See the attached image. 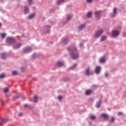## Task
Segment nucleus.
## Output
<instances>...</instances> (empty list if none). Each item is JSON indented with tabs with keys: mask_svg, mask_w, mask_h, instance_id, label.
<instances>
[{
	"mask_svg": "<svg viewBox=\"0 0 126 126\" xmlns=\"http://www.w3.org/2000/svg\"><path fill=\"white\" fill-rule=\"evenodd\" d=\"M93 73L92 72H90V68L88 67L87 69H86L85 71V74L86 75H87V76H89L90 74H92Z\"/></svg>",
	"mask_w": 126,
	"mask_h": 126,
	"instance_id": "nucleus-1",
	"label": "nucleus"
},
{
	"mask_svg": "<svg viewBox=\"0 0 126 126\" xmlns=\"http://www.w3.org/2000/svg\"><path fill=\"white\" fill-rule=\"evenodd\" d=\"M8 43H10V44H14L15 43V39L13 37H8L7 38Z\"/></svg>",
	"mask_w": 126,
	"mask_h": 126,
	"instance_id": "nucleus-2",
	"label": "nucleus"
},
{
	"mask_svg": "<svg viewBox=\"0 0 126 126\" xmlns=\"http://www.w3.org/2000/svg\"><path fill=\"white\" fill-rule=\"evenodd\" d=\"M102 34H103V31L102 30H99L95 33V36L96 37V38H98V37H100Z\"/></svg>",
	"mask_w": 126,
	"mask_h": 126,
	"instance_id": "nucleus-3",
	"label": "nucleus"
},
{
	"mask_svg": "<svg viewBox=\"0 0 126 126\" xmlns=\"http://www.w3.org/2000/svg\"><path fill=\"white\" fill-rule=\"evenodd\" d=\"M120 34V32L118 31H113L112 33L113 37H117Z\"/></svg>",
	"mask_w": 126,
	"mask_h": 126,
	"instance_id": "nucleus-4",
	"label": "nucleus"
},
{
	"mask_svg": "<svg viewBox=\"0 0 126 126\" xmlns=\"http://www.w3.org/2000/svg\"><path fill=\"white\" fill-rule=\"evenodd\" d=\"M32 50V49L31 48V47H27L24 50V53H30V52H31Z\"/></svg>",
	"mask_w": 126,
	"mask_h": 126,
	"instance_id": "nucleus-5",
	"label": "nucleus"
},
{
	"mask_svg": "<svg viewBox=\"0 0 126 126\" xmlns=\"http://www.w3.org/2000/svg\"><path fill=\"white\" fill-rule=\"evenodd\" d=\"M95 14L96 18H100V16L101 15V11H95Z\"/></svg>",
	"mask_w": 126,
	"mask_h": 126,
	"instance_id": "nucleus-6",
	"label": "nucleus"
},
{
	"mask_svg": "<svg viewBox=\"0 0 126 126\" xmlns=\"http://www.w3.org/2000/svg\"><path fill=\"white\" fill-rule=\"evenodd\" d=\"M71 57L73 60H76L78 58V54H71Z\"/></svg>",
	"mask_w": 126,
	"mask_h": 126,
	"instance_id": "nucleus-7",
	"label": "nucleus"
},
{
	"mask_svg": "<svg viewBox=\"0 0 126 126\" xmlns=\"http://www.w3.org/2000/svg\"><path fill=\"white\" fill-rule=\"evenodd\" d=\"M101 117L103 118V119H105V120H108L109 119V115L106 114H101Z\"/></svg>",
	"mask_w": 126,
	"mask_h": 126,
	"instance_id": "nucleus-8",
	"label": "nucleus"
},
{
	"mask_svg": "<svg viewBox=\"0 0 126 126\" xmlns=\"http://www.w3.org/2000/svg\"><path fill=\"white\" fill-rule=\"evenodd\" d=\"M100 71H101V68L99 66H97L95 68V71L97 74H98V73H99V72H100Z\"/></svg>",
	"mask_w": 126,
	"mask_h": 126,
	"instance_id": "nucleus-9",
	"label": "nucleus"
},
{
	"mask_svg": "<svg viewBox=\"0 0 126 126\" xmlns=\"http://www.w3.org/2000/svg\"><path fill=\"white\" fill-rule=\"evenodd\" d=\"M8 122V119L7 118H4L3 119L0 123V124H5Z\"/></svg>",
	"mask_w": 126,
	"mask_h": 126,
	"instance_id": "nucleus-10",
	"label": "nucleus"
},
{
	"mask_svg": "<svg viewBox=\"0 0 126 126\" xmlns=\"http://www.w3.org/2000/svg\"><path fill=\"white\" fill-rule=\"evenodd\" d=\"M24 13L25 14H27V13H29V8L27 6H26L25 7Z\"/></svg>",
	"mask_w": 126,
	"mask_h": 126,
	"instance_id": "nucleus-11",
	"label": "nucleus"
},
{
	"mask_svg": "<svg viewBox=\"0 0 126 126\" xmlns=\"http://www.w3.org/2000/svg\"><path fill=\"white\" fill-rule=\"evenodd\" d=\"M92 91L91 90H88L87 91H86L85 92V94L86 95H90V94H91V93H92Z\"/></svg>",
	"mask_w": 126,
	"mask_h": 126,
	"instance_id": "nucleus-12",
	"label": "nucleus"
},
{
	"mask_svg": "<svg viewBox=\"0 0 126 126\" xmlns=\"http://www.w3.org/2000/svg\"><path fill=\"white\" fill-rule=\"evenodd\" d=\"M105 62H106V58H101L99 59L100 63H105Z\"/></svg>",
	"mask_w": 126,
	"mask_h": 126,
	"instance_id": "nucleus-13",
	"label": "nucleus"
},
{
	"mask_svg": "<svg viewBox=\"0 0 126 126\" xmlns=\"http://www.w3.org/2000/svg\"><path fill=\"white\" fill-rule=\"evenodd\" d=\"M64 0H57V5H59V4H61L62 2H63Z\"/></svg>",
	"mask_w": 126,
	"mask_h": 126,
	"instance_id": "nucleus-14",
	"label": "nucleus"
},
{
	"mask_svg": "<svg viewBox=\"0 0 126 126\" xmlns=\"http://www.w3.org/2000/svg\"><path fill=\"white\" fill-rule=\"evenodd\" d=\"M63 64H64L63 62H59L57 63V65H58V66H63Z\"/></svg>",
	"mask_w": 126,
	"mask_h": 126,
	"instance_id": "nucleus-15",
	"label": "nucleus"
},
{
	"mask_svg": "<svg viewBox=\"0 0 126 126\" xmlns=\"http://www.w3.org/2000/svg\"><path fill=\"white\" fill-rule=\"evenodd\" d=\"M35 16V14L33 13L30 15L28 17L29 19H32V18H34Z\"/></svg>",
	"mask_w": 126,
	"mask_h": 126,
	"instance_id": "nucleus-16",
	"label": "nucleus"
},
{
	"mask_svg": "<svg viewBox=\"0 0 126 126\" xmlns=\"http://www.w3.org/2000/svg\"><path fill=\"white\" fill-rule=\"evenodd\" d=\"M33 101H34V102H35V103H37V102H38V97H37V95L34 96Z\"/></svg>",
	"mask_w": 126,
	"mask_h": 126,
	"instance_id": "nucleus-17",
	"label": "nucleus"
},
{
	"mask_svg": "<svg viewBox=\"0 0 126 126\" xmlns=\"http://www.w3.org/2000/svg\"><path fill=\"white\" fill-rule=\"evenodd\" d=\"M83 28H85V24L82 25L80 26L79 29V30H82Z\"/></svg>",
	"mask_w": 126,
	"mask_h": 126,
	"instance_id": "nucleus-18",
	"label": "nucleus"
},
{
	"mask_svg": "<svg viewBox=\"0 0 126 126\" xmlns=\"http://www.w3.org/2000/svg\"><path fill=\"white\" fill-rule=\"evenodd\" d=\"M106 39H107V37L105 36L102 35L101 36V41H105V40H106Z\"/></svg>",
	"mask_w": 126,
	"mask_h": 126,
	"instance_id": "nucleus-19",
	"label": "nucleus"
},
{
	"mask_svg": "<svg viewBox=\"0 0 126 126\" xmlns=\"http://www.w3.org/2000/svg\"><path fill=\"white\" fill-rule=\"evenodd\" d=\"M101 105V101H98L96 103V108H99Z\"/></svg>",
	"mask_w": 126,
	"mask_h": 126,
	"instance_id": "nucleus-20",
	"label": "nucleus"
},
{
	"mask_svg": "<svg viewBox=\"0 0 126 126\" xmlns=\"http://www.w3.org/2000/svg\"><path fill=\"white\" fill-rule=\"evenodd\" d=\"M6 55L5 53H2L1 55V59H4L6 57Z\"/></svg>",
	"mask_w": 126,
	"mask_h": 126,
	"instance_id": "nucleus-21",
	"label": "nucleus"
},
{
	"mask_svg": "<svg viewBox=\"0 0 126 126\" xmlns=\"http://www.w3.org/2000/svg\"><path fill=\"white\" fill-rule=\"evenodd\" d=\"M90 118L91 120H95L96 119V117L94 115H91Z\"/></svg>",
	"mask_w": 126,
	"mask_h": 126,
	"instance_id": "nucleus-22",
	"label": "nucleus"
},
{
	"mask_svg": "<svg viewBox=\"0 0 126 126\" xmlns=\"http://www.w3.org/2000/svg\"><path fill=\"white\" fill-rule=\"evenodd\" d=\"M117 13V8H114L113 9V14L115 15V14H116Z\"/></svg>",
	"mask_w": 126,
	"mask_h": 126,
	"instance_id": "nucleus-23",
	"label": "nucleus"
},
{
	"mask_svg": "<svg viewBox=\"0 0 126 126\" xmlns=\"http://www.w3.org/2000/svg\"><path fill=\"white\" fill-rule=\"evenodd\" d=\"M18 74V73L16 72V71H13L12 72V75H17Z\"/></svg>",
	"mask_w": 126,
	"mask_h": 126,
	"instance_id": "nucleus-24",
	"label": "nucleus"
},
{
	"mask_svg": "<svg viewBox=\"0 0 126 126\" xmlns=\"http://www.w3.org/2000/svg\"><path fill=\"white\" fill-rule=\"evenodd\" d=\"M92 14H91V12H89L87 14V16L88 17H91Z\"/></svg>",
	"mask_w": 126,
	"mask_h": 126,
	"instance_id": "nucleus-25",
	"label": "nucleus"
},
{
	"mask_svg": "<svg viewBox=\"0 0 126 126\" xmlns=\"http://www.w3.org/2000/svg\"><path fill=\"white\" fill-rule=\"evenodd\" d=\"M20 46H21V44H18L17 45V46L14 47L15 49H18V48H20Z\"/></svg>",
	"mask_w": 126,
	"mask_h": 126,
	"instance_id": "nucleus-26",
	"label": "nucleus"
},
{
	"mask_svg": "<svg viewBox=\"0 0 126 126\" xmlns=\"http://www.w3.org/2000/svg\"><path fill=\"white\" fill-rule=\"evenodd\" d=\"M8 91H9V90H8V89L7 88H5L4 89V92H5V93L8 92Z\"/></svg>",
	"mask_w": 126,
	"mask_h": 126,
	"instance_id": "nucleus-27",
	"label": "nucleus"
},
{
	"mask_svg": "<svg viewBox=\"0 0 126 126\" xmlns=\"http://www.w3.org/2000/svg\"><path fill=\"white\" fill-rule=\"evenodd\" d=\"M4 74H1L0 75V78H4Z\"/></svg>",
	"mask_w": 126,
	"mask_h": 126,
	"instance_id": "nucleus-28",
	"label": "nucleus"
},
{
	"mask_svg": "<svg viewBox=\"0 0 126 126\" xmlns=\"http://www.w3.org/2000/svg\"><path fill=\"white\" fill-rule=\"evenodd\" d=\"M1 36L2 37V38H5V33H2L1 34Z\"/></svg>",
	"mask_w": 126,
	"mask_h": 126,
	"instance_id": "nucleus-29",
	"label": "nucleus"
},
{
	"mask_svg": "<svg viewBox=\"0 0 126 126\" xmlns=\"http://www.w3.org/2000/svg\"><path fill=\"white\" fill-rule=\"evenodd\" d=\"M70 17H71V15H68L67 16V20H69V19H70Z\"/></svg>",
	"mask_w": 126,
	"mask_h": 126,
	"instance_id": "nucleus-30",
	"label": "nucleus"
},
{
	"mask_svg": "<svg viewBox=\"0 0 126 126\" xmlns=\"http://www.w3.org/2000/svg\"><path fill=\"white\" fill-rule=\"evenodd\" d=\"M19 117H21V116H23V114L22 113H20L18 114Z\"/></svg>",
	"mask_w": 126,
	"mask_h": 126,
	"instance_id": "nucleus-31",
	"label": "nucleus"
},
{
	"mask_svg": "<svg viewBox=\"0 0 126 126\" xmlns=\"http://www.w3.org/2000/svg\"><path fill=\"white\" fill-rule=\"evenodd\" d=\"M58 100H61V99H62V96L59 95V96H58Z\"/></svg>",
	"mask_w": 126,
	"mask_h": 126,
	"instance_id": "nucleus-32",
	"label": "nucleus"
},
{
	"mask_svg": "<svg viewBox=\"0 0 126 126\" xmlns=\"http://www.w3.org/2000/svg\"><path fill=\"white\" fill-rule=\"evenodd\" d=\"M118 116H121V115H123V113L122 112H119L118 113Z\"/></svg>",
	"mask_w": 126,
	"mask_h": 126,
	"instance_id": "nucleus-33",
	"label": "nucleus"
},
{
	"mask_svg": "<svg viewBox=\"0 0 126 126\" xmlns=\"http://www.w3.org/2000/svg\"><path fill=\"white\" fill-rule=\"evenodd\" d=\"M87 2H92V0H87Z\"/></svg>",
	"mask_w": 126,
	"mask_h": 126,
	"instance_id": "nucleus-34",
	"label": "nucleus"
},
{
	"mask_svg": "<svg viewBox=\"0 0 126 126\" xmlns=\"http://www.w3.org/2000/svg\"><path fill=\"white\" fill-rule=\"evenodd\" d=\"M111 121H112V122H114V121H115V118H114V117H112V118H111Z\"/></svg>",
	"mask_w": 126,
	"mask_h": 126,
	"instance_id": "nucleus-35",
	"label": "nucleus"
},
{
	"mask_svg": "<svg viewBox=\"0 0 126 126\" xmlns=\"http://www.w3.org/2000/svg\"><path fill=\"white\" fill-rule=\"evenodd\" d=\"M31 1H32V0H29L28 2L29 4H31Z\"/></svg>",
	"mask_w": 126,
	"mask_h": 126,
	"instance_id": "nucleus-36",
	"label": "nucleus"
},
{
	"mask_svg": "<svg viewBox=\"0 0 126 126\" xmlns=\"http://www.w3.org/2000/svg\"><path fill=\"white\" fill-rule=\"evenodd\" d=\"M28 106V105L27 104H25V105H24V108H27Z\"/></svg>",
	"mask_w": 126,
	"mask_h": 126,
	"instance_id": "nucleus-37",
	"label": "nucleus"
},
{
	"mask_svg": "<svg viewBox=\"0 0 126 126\" xmlns=\"http://www.w3.org/2000/svg\"><path fill=\"white\" fill-rule=\"evenodd\" d=\"M105 77H107L108 73H105Z\"/></svg>",
	"mask_w": 126,
	"mask_h": 126,
	"instance_id": "nucleus-38",
	"label": "nucleus"
},
{
	"mask_svg": "<svg viewBox=\"0 0 126 126\" xmlns=\"http://www.w3.org/2000/svg\"><path fill=\"white\" fill-rule=\"evenodd\" d=\"M75 66H76V64H75L74 65V67L72 68V69H73V68H74V67H75Z\"/></svg>",
	"mask_w": 126,
	"mask_h": 126,
	"instance_id": "nucleus-39",
	"label": "nucleus"
},
{
	"mask_svg": "<svg viewBox=\"0 0 126 126\" xmlns=\"http://www.w3.org/2000/svg\"><path fill=\"white\" fill-rule=\"evenodd\" d=\"M46 27H47V28H48V29H50V28H51V27H50V26H47Z\"/></svg>",
	"mask_w": 126,
	"mask_h": 126,
	"instance_id": "nucleus-40",
	"label": "nucleus"
},
{
	"mask_svg": "<svg viewBox=\"0 0 126 126\" xmlns=\"http://www.w3.org/2000/svg\"><path fill=\"white\" fill-rule=\"evenodd\" d=\"M19 98V96L15 97V99H17V98Z\"/></svg>",
	"mask_w": 126,
	"mask_h": 126,
	"instance_id": "nucleus-41",
	"label": "nucleus"
},
{
	"mask_svg": "<svg viewBox=\"0 0 126 126\" xmlns=\"http://www.w3.org/2000/svg\"><path fill=\"white\" fill-rule=\"evenodd\" d=\"M23 100H24V99H25V97L23 96Z\"/></svg>",
	"mask_w": 126,
	"mask_h": 126,
	"instance_id": "nucleus-42",
	"label": "nucleus"
},
{
	"mask_svg": "<svg viewBox=\"0 0 126 126\" xmlns=\"http://www.w3.org/2000/svg\"><path fill=\"white\" fill-rule=\"evenodd\" d=\"M112 17H115V15L112 16Z\"/></svg>",
	"mask_w": 126,
	"mask_h": 126,
	"instance_id": "nucleus-43",
	"label": "nucleus"
},
{
	"mask_svg": "<svg viewBox=\"0 0 126 126\" xmlns=\"http://www.w3.org/2000/svg\"><path fill=\"white\" fill-rule=\"evenodd\" d=\"M0 26H1V24L0 23Z\"/></svg>",
	"mask_w": 126,
	"mask_h": 126,
	"instance_id": "nucleus-44",
	"label": "nucleus"
},
{
	"mask_svg": "<svg viewBox=\"0 0 126 126\" xmlns=\"http://www.w3.org/2000/svg\"><path fill=\"white\" fill-rule=\"evenodd\" d=\"M70 49L69 48H68V50L69 51Z\"/></svg>",
	"mask_w": 126,
	"mask_h": 126,
	"instance_id": "nucleus-45",
	"label": "nucleus"
},
{
	"mask_svg": "<svg viewBox=\"0 0 126 126\" xmlns=\"http://www.w3.org/2000/svg\"><path fill=\"white\" fill-rule=\"evenodd\" d=\"M1 102H2V103H3V100H2Z\"/></svg>",
	"mask_w": 126,
	"mask_h": 126,
	"instance_id": "nucleus-46",
	"label": "nucleus"
},
{
	"mask_svg": "<svg viewBox=\"0 0 126 126\" xmlns=\"http://www.w3.org/2000/svg\"><path fill=\"white\" fill-rule=\"evenodd\" d=\"M63 41H64V38L63 39Z\"/></svg>",
	"mask_w": 126,
	"mask_h": 126,
	"instance_id": "nucleus-47",
	"label": "nucleus"
}]
</instances>
